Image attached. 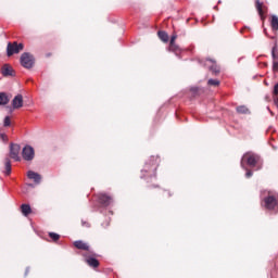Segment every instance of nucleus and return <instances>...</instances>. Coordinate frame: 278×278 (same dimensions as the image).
Masks as SVG:
<instances>
[{"label": "nucleus", "mask_w": 278, "mask_h": 278, "mask_svg": "<svg viewBox=\"0 0 278 278\" xmlns=\"http://www.w3.org/2000/svg\"><path fill=\"white\" fill-rule=\"evenodd\" d=\"M36 156V152L31 146H25L22 150V157L26 162H31Z\"/></svg>", "instance_id": "423d86ee"}, {"label": "nucleus", "mask_w": 278, "mask_h": 278, "mask_svg": "<svg viewBox=\"0 0 278 278\" xmlns=\"http://www.w3.org/2000/svg\"><path fill=\"white\" fill-rule=\"evenodd\" d=\"M10 103V98L8 97V93L0 92V105H8Z\"/></svg>", "instance_id": "dca6fc26"}, {"label": "nucleus", "mask_w": 278, "mask_h": 278, "mask_svg": "<svg viewBox=\"0 0 278 278\" xmlns=\"http://www.w3.org/2000/svg\"><path fill=\"white\" fill-rule=\"evenodd\" d=\"M274 103H275V105L278 108V99H277V98L274 99Z\"/></svg>", "instance_id": "e433bc0d"}, {"label": "nucleus", "mask_w": 278, "mask_h": 278, "mask_svg": "<svg viewBox=\"0 0 278 278\" xmlns=\"http://www.w3.org/2000/svg\"><path fill=\"white\" fill-rule=\"evenodd\" d=\"M273 72L274 73L278 72V61H273Z\"/></svg>", "instance_id": "a878e982"}, {"label": "nucleus", "mask_w": 278, "mask_h": 278, "mask_svg": "<svg viewBox=\"0 0 278 278\" xmlns=\"http://www.w3.org/2000/svg\"><path fill=\"white\" fill-rule=\"evenodd\" d=\"M49 238H51V240H53V242H58V240H60V235H58L55 232H49Z\"/></svg>", "instance_id": "5701e85b"}, {"label": "nucleus", "mask_w": 278, "mask_h": 278, "mask_svg": "<svg viewBox=\"0 0 278 278\" xmlns=\"http://www.w3.org/2000/svg\"><path fill=\"white\" fill-rule=\"evenodd\" d=\"M167 197H170V193H167Z\"/></svg>", "instance_id": "ea45409f"}, {"label": "nucleus", "mask_w": 278, "mask_h": 278, "mask_svg": "<svg viewBox=\"0 0 278 278\" xmlns=\"http://www.w3.org/2000/svg\"><path fill=\"white\" fill-rule=\"evenodd\" d=\"M85 262L90 266L91 268H99V260L92 257V256H86Z\"/></svg>", "instance_id": "4468645a"}, {"label": "nucleus", "mask_w": 278, "mask_h": 278, "mask_svg": "<svg viewBox=\"0 0 278 278\" xmlns=\"http://www.w3.org/2000/svg\"><path fill=\"white\" fill-rule=\"evenodd\" d=\"M21 210H31V206L29 204H22Z\"/></svg>", "instance_id": "bb28decb"}, {"label": "nucleus", "mask_w": 278, "mask_h": 278, "mask_svg": "<svg viewBox=\"0 0 278 278\" xmlns=\"http://www.w3.org/2000/svg\"><path fill=\"white\" fill-rule=\"evenodd\" d=\"M245 177L249 179V178H251V177H253V172L252 170H248L247 173H245Z\"/></svg>", "instance_id": "c756f323"}, {"label": "nucleus", "mask_w": 278, "mask_h": 278, "mask_svg": "<svg viewBox=\"0 0 278 278\" xmlns=\"http://www.w3.org/2000/svg\"><path fill=\"white\" fill-rule=\"evenodd\" d=\"M98 203H101L102 207H108L114 203V199L108 193H99L97 195Z\"/></svg>", "instance_id": "0eeeda50"}, {"label": "nucleus", "mask_w": 278, "mask_h": 278, "mask_svg": "<svg viewBox=\"0 0 278 278\" xmlns=\"http://www.w3.org/2000/svg\"><path fill=\"white\" fill-rule=\"evenodd\" d=\"M2 140H5V135H1Z\"/></svg>", "instance_id": "58836bf2"}, {"label": "nucleus", "mask_w": 278, "mask_h": 278, "mask_svg": "<svg viewBox=\"0 0 278 278\" xmlns=\"http://www.w3.org/2000/svg\"><path fill=\"white\" fill-rule=\"evenodd\" d=\"M1 74L3 77H14V70L12 66L5 64L2 66Z\"/></svg>", "instance_id": "f8f14e48"}, {"label": "nucleus", "mask_w": 278, "mask_h": 278, "mask_svg": "<svg viewBox=\"0 0 278 278\" xmlns=\"http://www.w3.org/2000/svg\"><path fill=\"white\" fill-rule=\"evenodd\" d=\"M271 29L274 31H278V16L277 15L271 16Z\"/></svg>", "instance_id": "aec40b11"}, {"label": "nucleus", "mask_w": 278, "mask_h": 278, "mask_svg": "<svg viewBox=\"0 0 278 278\" xmlns=\"http://www.w3.org/2000/svg\"><path fill=\"white\" fill-rule=\"evenodd\" d=\"M267 110L273 115V111H270V108L267 106Z\"/></svg>", "instance_id": "4c0bfd02"}, {"label": "nucleus", "mask_w": 278, "mask_h": 278, "mask_svg": "<svg viewBox=\"0 0 278 278\" xmlns=\"http://www.w3.org/2000/svg\"><path fill=\"white\" fill-rule=\"evenodd\" d=\"M261 204L265 210H278V192L263 189L260 193Z\"/></svg>", "instance_id": "f257e3e1"}, {"label": "nucleus", "mask_w": 278, "mask_h": 278, "mask_svg": "<svg viewBox=\"0 0 278 278\" xmlns=\"http://www.w3.org/2000/svg\"><path fill=\"white\" fill-rule=\"evenodd\" d=\"M81 225L84 226V227H90V223H88V222H86V220H81Z\"/></svg>", "instance_id": "2f4dec72"}, {"label": "nucleus", "mask_w": 278, "mask_h": 278, "mask_svg": "<svg viewBox=\"0 0 278 278\" xmlns=\"http://www.w3.org/2000/svg\"><path fill=\"white\" fill-rule=\"evenodd\" d=\"M238 114H251V111L249 110V108H247V105H240L236 108Z\"/></svg>", "instance_id": "a211bd4d"}, {"label": "nucleus", "mask_w": 278, "mask_h": 278, "mask_svg": "<svg viewBox=\"0 0 278 278\" xmlns=\"http://www.w3.org/2000/svg\"><path fill=\"white\" fill-rule=\"evenodd\" d=\"M167 50L172 53H175V34H173L170 36V42H169V47L167 48Z\"/></svg>", "instance_id": "412c9836"}, {"label": "nucleus", "mask_w": 278, "mask_h": 278, "mask_svg": "<svg viewBox=\"0 0 278 278\" xmlns=\"http://www.w3.org/2000/svg\"><path fill=\"white\" fill-rule=\"evenodd\" d=\"M244 162L250 166L251 168H256V170H260L262 168V157L253 152H247L243 154L241 159V167L247 170V167H244Z\"/></svg>", "instance_id": "f03ea898"}, {"label": "nucleus", "mask_w": 278, "mask_h": 278, "mask_svg": "<svg viewBox=\"0 0 278 278\" xmlns=\"http://www.w3.org/2000/svg\"><path fill=\"white\" fill-rule=\"evenodd\" d=\"M207 85L208 86H220V80H218V79H208L207 80Z\"/></svg>", "instance_id": "4be33fe9"}, {"label": "nucleus", "mask_w": 278, "mask_h": 278, "mask_svg": "<svg viewBox=\"0 0 278 278\" xmlns=\"http://www.w3.org/2000/svg\"><path fill=\"white\" fill-rule=\"evenodd\" d=\"M12 108L13 110H20V108H23V94H17L12 100Z\"/></svg>", "instance_id": "9b49d317"}, {"label": "nucleus", "mask_w": 278, "mask_h": 278, "mask_svg": "<svg viewBox=\"0 0 278 278\" xmlns=\"http://www.w3.org/2000/svg\"><path fill=\"white\" fill-rule=\"evenodd\" d=\"M10 125H11L10 116H5L4 117V127H10Z\"/></svg>", "instance_id": "393cba45"}, {"label": "nucleus", "mask_w": 278, "mask_h": 278, "mask_svg": "<svg viewBox=\"0 0 278 278\" xmlns=\"http://www.w3.org/2000/svg\"><path fill=\"white\" fill-rule=\"evenodd\" d=\"M271 53H277L278 54V46H277V43H275L274 47L271 48Z\"/></svg>", "instance_id": "cd10ccee"}, {"label": "nucleus", "mask_w": 278, "mask_h": 278, "mask_svg": "<svg viewBox=\"0 0 278 278\" xmlns=\"http://www.w3.org/2000/svg\"><path fill=\"white\" fill-rule=\"evenodd\" d=\"M179 51H181V49H179V46H175V54L179 55Z\"/></svg>", "instance_id": "473e14b6"}, {"label": "nucleus", "mask_w": 278, "mask_h": 278, "mask_svg": "<svg viewBox=\"0 0 278 278\" xmlns=\"http://www.w3.org/2000/svg\"><path fill=\"white\" fill-rule=\"evenodd\" d=\"M157 36L160 38V40H162V42H167L168 41V34L164 30H160L157 33Z\"/></svg>", "instance_id": "6ab92c4d"}, {"label": "nucleus", "mask_w": 278, "mask_h": 278, "mask_svg": "<svg viewBox=\"0 0 278 278\" xmlns=\"http://www.w3.org/2000/svg\"><path fill=\"white\" fill-rule=\"evenodd\" d=\"M12 173V162L10 159H4V175H11Z\"/></svg>", "instance_id": "2eb2a0df"}, {"label": "nucleus", "mask_w": 278, "mask_h": 278, "mask_svg": "<svg viewBox=\"0 0 278 278\" xmlns=\"http://www.w3.org/2000/svg\"><path fill=\"white\" fill-rule=\"evenodd\" d=\"M27 177L28 179L34 181V184H36L37 186L42 181V176L34 170H28Z\"/></svg>", "instance_id": "9d476101"}, {"label": "nucleus", "mask_w": 278, "mask_h": 278, "mask_svg": "<svg viewBox=\"0 0 278 278\" xmlns=\"http://www.w3.org/2000/svg\"><path fill=\"white\" fill-rule=\"evenodd\" d=\"M274 94H278V83L274 86Z\"/></svg>", "instance_id": "72a5a7b5"}, {"label": "nucleus", "mask_w": 278, "mask_h": 278, "mask_svg": "<svg viewBox=\"0 0 278 278\" xmlns=\"http://www.w3.org/2000/svg\"><path fill=\"white\" fill-rule=\"evenodd\" d=\"M27 275H29V267H26V270H25V277H27Z\"/></svg>", "instance_id": "f704fd0d"}, {"label": "nucleus", "mask_w": 278, "mask_h": 278, "mask_svg": "<svg viewBox=\"0 0 278 278\" xmlns=\"http://www.w3.org/2000/svg\"><path fill=\"white\" fill-rule=\"evenodd\" d=\"M110 226V222H106L105 224H102V227H109Z\"/></svg>", "instance_id": "c9c22d12"}, {"label": "nucleus", "mask_w": 278, "mask_h": 278, "mask_svg": "<svg viewBox=\"0 0 278 278\" xmlns=\"http://www.w3.org/2000/svg\"><path fill=\"white\" fill-rule=\"evenodd\" d=\"M34 214V210H22V215L25 216L26 218L28 216H31Z\"/></svg>", "instance_id": "b1692460"}, {"label": "nucleus", "mask_w": 278, "mask_h": 278, "mask_svg": "<svg viewBox=\"0 0 278 278\" xmlns=\"http://www.w3.org/2000/svg\"><path fill=\"white\" fill-rule=\"evenodd\" d=\"M271 58H273L274 62H277V60H278V54L275 53V52H271Z\"/></svg>", "instance_id": "7c9ffc66"}, {"label": "nucleus", "mask_w": 278, "mask_h": 278, "mask_svg": "<svg viewBox=\"0 0 278 278\" xmlns=\"http://www.w3.org/2000/svg\"><path fill=\"white\" fill-rule=\"evenodd\" d=\"M74 247H76V249H79L80 251H90V245L81 240L75 241Z\"/></svg>", "instance_id": "ddd939ff"}, {"label": "nucleus", "mask_w": 278, "mask_h": 278, "mask_svg": "<svg viewBox=\"0 0 278 278\" xmlns=\"http://www.w3.org/2000/svg\"><path fill=\"white\" fill-rule=\"evenodd\" d=\"M25 48V46L23 43H18L16 41L9 42L7 46V55L8 58H12V55H14V53H21V51H23V49Z\"/></svg>", "instance_id": "39448f33"}, {"label": "nucleus", "mask_w": 278, "mask_h": 278, "mask_svg": "<svg viewBox=\"0 0 278 278\" xmlns=\"http://www.w3.org/2000/svg\"><path fill=\"white\" fill-rule=\"evenodd\" d=\"M255 3H256L257 13H258L260 17L262 18V21H264V18H265L264 17V9H262L263 3L260 2V0H256Z\"/></svg>", "instance_id": "f3484780"}, {"label": "nucleus", "mask_w": 278, "mask_h": 278, "mask_svg": "<svg viewBox=\"0 0 278 278\" xmlns=\"http://www.w3.org/2000/svg\"><path fill=\"white\" fill-rule=\"evenodd\" d=\"M20 63L24 68H34L36 59L34 58V54L29 52H24L20 58Z\"/></svg>", "instance_id": "20e7f679"}, {"label": "nucleus", "mask_w": 278, "mask_h": 278, "mask_svg": "<svg viewBox=\"0 0 278 278\" xmlns=\"http://www.w3.org/2000/svg\"><path fill=\"white\" fill-rule=\"evenodd\" d=\"M160 165L159 156H151L150 162H147L143 169L141 170V179L144 178V173L148 177H155V170H157V166Z\"/></svg>", "instance_id": "7ed1b4c3"}, {"label": "nucleus", "mask_w": 278, "mask_h": 278, "mask_svg": "<svg viewBox=\"0 0 278 278\" xmlns=\"http://www.w3.org/2000/svg\"><path fill=\"white\" fill-rule=\"evenodd\" d=\"M204 66L208 68V71H211L213 75H218L220 73V66H218V64H216V61L212 59H206V61L204 62Z\"/></svg>", "instance_id": "1a4fd4ad"}, {"label": "nucleus", "mask_w": 278, "mask_h": 278, "mask_svg": "<svg viewBox=\"0 0 278 278\" xmlns=\"http://www.w3.org/2000/svg\"><path fill=\"white\" fill-rule=\"evenodd\" d=\"M21 146L16 143H11L10 146V157L15 162H21Z\"/></svg>", "instance_id": "6e6552de"}, {"label": "nucleus", "mask_w": 278, "mask_h": 278, "mask_svg": "<svg viewBox=\"0 0 278 278\" xmlns=\"http://www.w3.org/2000/svg\"><path fill=\"white\" fill-rule=\"evenodd\" d=\"M190 91H191L193 94H197V92H199V87H191V88H190Z\"/></svg>", "instance_id": "c85d7f7f"}]
</instances>
